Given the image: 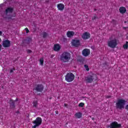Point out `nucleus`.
I'll return each mask as SVG.
<instances>
[{
  "mask_svg": "<svg viewBox=\"0 0 128 128\" xmlns=\"http://www.w3.org/2000/svg\"><path fill=\"white\" fill-rule=\"evenodd\" d=\"M42 122V119L40 117H37L36 119L32 121V124L34 125L32 126V128H38Z\"/></svg>",
  "mask_w": 128,
  "mask_h": 128,
  "instance_id": "nucleus-3",
  "label": "nucleus"
},
{
  "mask_svg": "<svg viewBox=\"0 0 128 128\" xmlns=\"http://www.w3.org/2000/svg\"><path fill=\"white\" fill-rule=\"evenodd\" d=\"M44 58H40V66H44Z\"/></svg>",
  "mask_w": 128,
  "mask_h": 128,
  "instance_id": "nucleus-23",
  "label": "nucleus"
},
{
  "mask_svg": "<svg viewBox=\"0 0 128 128\" xmlns=\"http://www.w3.org/2000/svg\"><path fill=\"white\" fill-rule=\"evenodd\" d=\"M74 32L72 31H68L66 32V36H67L68 38H72V36H74Z\"/></svg>",
  "mask_w": 128,
  "mask_h": 128,
  "instance_id": "nucleus-16",
  "label": "nucleus"
},
{
  "mask_svg": "<svg viewBox=\"0 0 128 128\" xmlns=\"http://www.w3.org/2000/svg\"><path fill=\"white\" fill-rule=\"evenodd\" d=\"M10 0L12 1V0Z\"/></svg>",
  "mask_w": 128,
  "mask_h": 128,
  "instance_id": "nucleus-44",
  "label": "nucleus"
},
{
  "mask_svg": "<svg viewBox=\"0 0 128 128\" xmlns=\"http://www.w3.org/2000/svg\"><path fill=\"white\" fill-rule=\"evenodd\" d=\"M16 112H17V114H18V112H20L18 111Z\"/></svg>",
  "mask_w": 128,
  "mask_h": 128,
  "instance_id": "nucleus-41",
  "label": "nucleus"
},
{
  "mask_svg": "<svg viewBox=\"0 0 128 128\" xmlns=\"http://www.w3.org/2000/svg\"><path fill=\"white\" fill-rule=\"evenodd\" d=\"M70 60V54L68 52H64L60 56V60L62 62H68Z\"/></svg>",
  "mask_w": 128,
  "mask_h": 128,
  "instance_id": "nucleus-1",
  "label": "nucleus"
},
{
  "mask_svg": "<svg viewBox=\"0 0 128 128\" xmlns=\"http://www.w3.org/2000/svg\"><path fill=\"white\" fill-rule=\"evenodd\" d=\"M94 76L89 75L87 77L85 78V80L86 82H88V84H90L94 82Z\"/></svg>",
  "mask_w": 128,
  "mask_h": 128,
  "instance_id": "nucleus-8",
  "label": "nucleus"
},
{
  "mask_svg": "<svg viewBox=\"0 0 128 128\" xmlns=\"http://www.w3.org/2000/svg\"><path fill=\"white\" fill-rule=\"evenodd\" d=\"M64 106H67L66 104H64Z\"/></svg>",
  "mask_w": 128,
  "mask_h": 128,
  "instance_id": "nucleus-39",
  "label": "nucleus"
},
{
  "mask_svg": "<svg viewBox=\"0 0 128 128\" xmlns=\"http://www.w3.org/2000/svg\"><path fill=\"white\" fill-rule=\"evenodd\" d=\"M111 98V96H106V98Z\"/></svg>",
  "mask_w": 128,
  "mask_h": 128,
  "instance_id": "nucleus-33",
  "label": "nucleus"
},
{
  "mask_svg": "<svg viewBox=\"0 0 128 128\" xmlns=\"http://www.w3.org/2000/svg\"><path fill=\"white\" fill-rule=\"evenodd\" d=\"M126 100L124 99H118L116 103V108L119 110L124 108V106L126 102Z\"/></svg>",
  "mask_w": 128,
  "mask_h": 128,
  "instance_id": "nucleus-2",
  "label": "nucleus"
},
{
  "mask_svg": "<svg viewBox=\"0 0 128 128\" xmlns=\"http://www.w3.org/2000/svg\"><path fill=\"white\" fill-rule=\"evenodd\" d=\"M2 31H0V36H2Z\"/></svg>",
  "mask_w": 128,
  "mask_h": 128,
  "instance_id": "nucleus-37",
  "label": "nucleus"
},
{
  "mask_svg": "<svg viewBox=\"0 0 128 128\" xmlns=\"http://www.w3.org/2000/svg\"><path fill=\"white\" fill-rule=\"evenodd\" d=\"M74 116L76 118H82V114L80 112H76L74 114Z\"/></svg>",
  "mask_w": 128,
  "mask_h": 128,
  "instance_id": "nucleus-18",
  "label": "nucleus"
},
{
  "mask_svg": "<svg viewBox=\"0 0 128 128\" xmlns=\"http://www.w3.org/2000/svg\"><path fill=\"white\" fill-rule=\"evenodd\" d=\"M84 67L85 68V69L87 72H88V70H90V68H88V66L87 64H84Z\"/></svg>",
  "mask_w": 128,
  "mask_h": 128,
  "instance_id": "nucleus-24",
  "label": "nucleus"
},
{
  "mask_svg": "<svg viewBox=\"0 0 128 128\" xmlns=\"http://www.w3.org/2000/svg\"><path fill=\"white\" fill-rule=\"evenodd\" d=\"M98 16L96 15L94 16L93 17H92V20H98Z\"/></svg>",
  "mask_w": 128,
  "mask_h": 128,
  "instance_id": "nucleus-25",
  "label": "nucleus"
},
{
  "mask_svg": "<svg viewBox=\"0 0 128 128\" xmlns=\"http://www.w3.org/2000/svg\"><path fill=\"white\" fill-rule=\"evenodd\" d=\"M54 52H60V44H56L54 46Z\"/></svg>",
  "mask_w": 128,
  "mask_h": 128,
  "instance_id": "nucleus-15",
  "label": "nucleus"
},
{
  "mask_svg": "<svg viewBox=\"0 0 128 128\" xmlns=\"http://www.w3.org/2000/svg\"><path fill=\"white\" fill-rule=\"evenodd\" d=\"M12 12H14V8H8L6 10H5V14H12Z\"/></svg>",
  "mask_w": 128,
  "mask_h": 128,
  "instance_id": "nucleus-14",
  "label": "nucleus"
},
{
  "mask_svg": "<svg viewBox=\"0 0 128 128\" xmlns=\"http://www.w3.org/2000/svg\"><path fill=\"white\" fill-rule=\"evenodd\" d=\"M124 22L126 24V22L124 21Z\"/></svg>",
  "mask_w": 128,
  "mask_h": 128,
  "instance_id": "nucleus-42",
  "label": "nucleus"
},
{
  "mask_svg": "<svg viewBox=\"0 0 128 128\" xmlns=\"http://www.w3.org/2000/svg\"><path fill=\"white\" fill-rule=\"evenodd\" d=\"M26 40L27 42V44H30V42H32V38H27Z\"/></svg>",
  "mask_w": 128,
  "mask_h": 128,
  "instance_id": "nucleus-26",
  "label": "nucleus"
},
{
  "mask_svg": "<svg viewBox=\"0 0 128 128\" xmlns=\"http://www.w3.org/2000/svg\"><path fill=\"white\" fill-rule=\"evenodd\" d=\"M44 88V86L42 84H37L34 88L33 90H36V92H42Z\"/></svg>",
  "mask_w": 128,
  "mask_h": 128,
  "instance_id": "nucleus-5",
  "label": "nucleus"
},
{
  "mask_svg": "<svg viewBox=\"0 0 128 128\" xmlns=\"http://www.w3.org/2000/svg\"><path fill=\"white\" fill-rule=\"evenodd\" d=\"M76 76L72 72L67 73L65 76V80L67 82H72L74 80Z\"/></svg>",
  "mask_w": 128,
  "mask_h": 128,
  "instance_id": "nucleus-4",
  "label": "nucleus"
},
{
  "mask_svg": "<svg viewBox=\"0 0 128 128\" xmlns=\"http://www.w3.org/2000/svg\"><path fill=\"white\" fill-rule=\"evenodd\" d=\"M90 38V34L88 32H84L82 35V38L83 40H88Z\"/></svg>",
  "mask_w": 128,
  "mask_h": 128,
  "instance_id": "nucleus-13",
  "label": "nucleus"
},
{
  "mask_svg": "<svg viewBox=\"0 0 128 128\" xmlns=\"http://www.w3.org/2000/svg\"><path fill=\"white\" fill-rule=\"evenodd\" d=\"M57 8L59 10H64V5L62 4H58Z\"/></svg>",
  "mask_w": 128,
  "mask_h": 128,
  "instance_id": "nucleus-17",
  "label": "nucleus"
},
{
  "mask_svg": "<svg viewBox=\"0 0 128 128\" xmlns=\"http://www.w3.org/2000/svg\"><path fill=\"white\" fill-rule=\"evenodd\" d=\"M14 70H16V68H14L10 69V74H12V72H14Z\"/></svg>",
  "mask_w": 128,
  "mask_h": 128,
  "instance_id": "nucleus-29",
  "label": "nucleus"
},
{
  "mask_svg": "<svg viewBox=\"0 0 128 128\" xmlns=\"http://www.w3.org/2000/svg\"><path fill=\"white\" fill-rule=\"evenodd\" d=\"M94 11L96 10V8H94Z\"/></svg>",
  "mask_w": 128,
  "mask_h": 128,
  "instance_id": "nucleus-40",
  "label": "nucleus"
},
{
  "mask_svg": "<svg viewBox=\"0 0 128 128\" xmlns=\"http://www.w3.org/2000/svg\"><path fill=\"white\" fill-rule=\"evenodd\" d=\"M50 100H52V98H50Z\"/></svg>",
  "mask_w": 128,
  "mask_h": 128,
  "instance_id": "nucleus-43",
  "label": "nucleus"
},
{
  "mask_svg": "<svg viewBox=\"0 0 128 128\" xmlns=\"http://www.w3.org/2000/svg\"><path fill=\"white\" fill-rule=\"evenodd\" d=\"M78 62H84V58H80L78 60Z\"/></svg>",
  "mask_w": 128,
  "mask_h": 128,
  "instance_id": "nucleus-28",
  "label": "nucleus"
},
{
  "mask_svg": "<svg viewBox=\"0 0 128 128\" xmlns=\"http://www.w3.org/2000/svg\"><path fill=\"white\" fill-rule=\"evenodd\" d=\"M72 46L78 48L80 46V40H74L72 42Z\"/></svg>",
  "mask_w": 128,
  "mask_h": 128,
  "instance_id": "nucleus-10",
  "label": "nucleus"
},
{
  "mask_svg": "<svg viewBox=\"0 0 128 128\" xmlns=\"http://www.w3.org/2000/svg\"><path fill=\"white\" fill-rule=\"evenodd\" d=\"M128 27H123L124 30H126Z\"/></svg>",
  "mask_w": 128,
  "mask_h": 128,
  "instance_id": "nucleus-35",
  "label": "nucleus"
},
{
  "mask_svg": "<svg viewBox=\"0 0 128 128\" xmlns=\"http://www.w3.org/2000/svg\"><path fill=\"white\" fill-rule=\"evenodd\" d=\"M110 128H122V124H118L117 122H113L110 123L109 126Z\"/></svg>",
  "mask_w": 128,
  "mask_h": 128,
  "instance_id": "nucleus-7",
  "label": "nucleus"
},
{
  "mask_svg": "<svg viewBox=\"0 0 128 128\" xmlns=\"http://www.w3.org/2000/svg\"><path fill=\"white\" fill-rule=\"evenodd\" d=\"M92 120H94V118H92Z\"/></svg>",
  "mask_w": 128,
  "mask_h": 128,
  "instance_id": "nucleus-38",
  "label": "nucleus"
},
{
  "mask_svg": "<svg viewBox=\"0 0 128 128\" xmlns=\"http://www.w3.org/2000/svg\"><path fill=\"white\" fill-rule=\"evenodd\" d=\"M16 102H18V98H16L15 100H14L12 99L10 100V108H16Z\"/></svg>",
  "mask_w": 128,
  "mask_h": 128,
  "instance_id": "nucleus-12",
  "label": "nucleus"
},
{
  "mask_svg": "<svg viewBox=\"0 0 128 128\" xmlns=\"http://www.w3.org/2000/svg\"><path fill=\"white\" fill-rule=\"evenodd\" d=\"M108 46L112 48H114L118 46V42L116 39L112 40L108 42Z\"/></svg>",
  "mask_w": 128,
  "mask_h": 128,
  "instance_id": "nucleus-6",
  "label": "nucleus"
},
{
  "mask_svg": "<svg viewBox=\"0 0 128 128\" xmlns=\"http://www.w3.org/2000/svg\"><path fill=\"white\" fill-rule=\"evenodd\" d=\"M2 46L4 48H10V40H3Z\"/></svg>",
  "mask_w": 128,
  "mask_h": 128,
  "instance_id": "nucleus-11",
  "label": "nucleus"
},
{
  "mask_svg": "<svg viewBox=\"0 0 128 128\" xmlns=\"http://www.w3.org/2000/svg\"><path fill=\"white\" fill-rule=\"evenodd\" d=\"M90 54V50L88 48H85L82 51V54L84 56H88Z\"/></svg>",
  "mask_w": 128,
  "mask_h": 128,
  "instance_id": "nucleus-9",
  "label": "nucleus"
},
{
  "mask_svg": "<svg viewBox=\"0 0 128 128\" xmlns=\"http://www.w3.org/2000/svg\"><path fill=\"white\" fill-rule=\"evenodd\" d=\"M78 106H80V108H84V104L80 102L78 104Z\"/></svg>",
  "mask_w": 128,
  "mask_h": 128,
  "instance_id": "nucleus-27",
  "label": "nucleus"
},
{
  "mask_svg": "<svg viewBox=\"0 0 128 128\" xmlns=\"http://www.w3.org/2000/svg\"><path fill=\"white\" fill-rule=\"evenodd\" d=\"M25 30H26V34H28L30 32V30H28V28H25Z\"/></svg>",
  "mask_w": 128,
  "mask_h": 128,
  "instance_id": "nucleus-30",
  "label": "nucleus"
},
{
  "mask_svg": "<svg viewBox=\"0 0 128 128\" xmlns=\"http://www.w3.org/2000/svg\"><path fill=\"white\" fill-rule=\"evenodd\" d=\"M28 54H30L32 52V50H27Z\"/></svg>",
  "mask_w": 128,
  "mask_h": 128,
  "instance_id": "nucleus-31",
  "label": "nucleus"
},
{
  "mask_svg": "<svg viewBox=\"0 0 128 128\" xmlns=\"http://www.w3.org/2000/svg\"><path fill=\"white\" fill-rule=\"evenodd\" d=\"M42 38H46V36H48V34L46 32H44L42 34Z\"/></svg>",
  "mask_w": 128,
  "mask_h": 128,
  "instance_id": "nucleus-20",
  "label": "nucleus"
},
{
  "mask_svg": "<svg viewBox=\"0 0 128 128\" xmlns=\"http://www.w3.org/2000/svg\"><path fill=\"white\" fill-rule=\"evenodd\" d=\"M119 11L120 14H126V9L124 7H120L119 8Z\"/></svg>",
  "mask_w": 128,
  "mask_h": 128,
  "instance_id": "nucleus-19",
  "label": "nucleus"
},
{
  "mask_svg": "<svg viewBox=\"0 0 128 128\" xmlns=\"http://www.w3.org/2000/svg\"><path fill=\"white\" fill-rule=\"evenodd\" d=\"M55 112H56V114H58V111L56 110V111Z\"/></svg>",
  "mask_w": 128,
  "mask_h": 128,
  "instance_id": "nucleus-34",
  "label": "nucleus"
},
{
  "mask_svg": "<svg viewBox=\"0 0 128 128\" xmlns=\"http://www.w3.org/2000/svg\"><path fill=\"white\" fill-rule=\"evenodd\" d=\"M125 110H128V104L126 106Z\"/></svg>",
  "mask_w": 128,
  "mask_h": 128,
  "instance_id": "nucleus-32",
  "label": "nucleus"
},
{
  "mask_svg": "<svg viewBox=\"0 0 128 128\" xmlns=\"http://www.w3.org/2000/svg\"><path fill=\"white\" fill-rule=\"evenodd\" d=\"M123 48L124 49L128 48V42H126V43L123 46Z\"/></svg>",
  "mask_w": 128,
  "mask_h": 128,
  "instance_id": "nucleus-22",
  "label": "nucleus"
},
{
  "mask_svg": "<svg viewBox=\"0 0 128 128\" xmlns=\"http://www.w3.org/2000/svg\"><path fill=\"white\" fill-rule=\"evenodd\" d=\"M32 104H33V106L34 108H38V100L34 101Z\"/></svg>",
  "mask_w": 128,
  "mask_h": 128,
  "instance_id": "nucleus-21",
  "label": "nucleus"
},
{
  "mask_svg": "<svg viewBox=\"0 0 128 128\" xmlns=\"http://www.w3.org/2000/svg\"><path fill=\"white\" fill-rule=\"evenodd\" d=\"M112 22H116V20H112Z\"/></svg>",
  "mask_w": 128,
  "mask_h": 128,
  "instance_id": "nucleus-36",
  "label": "nucleus"
}]
</instances>
